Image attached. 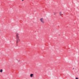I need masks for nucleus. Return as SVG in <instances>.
I'll return each instance as SVG.
<instances>
[{"label": "nucleus", "instance_id": "9", "mask_svg": "<svg viewBox=\"0 0 79 79\" xmlns=\"http://www.w3.org/2000/svg\"><path fill=\"white\" fill-rule=\"evenodd\" d=\"M22 1H24V0H22Z\"/></svg>", "mask_w": 79, "mask_h": 79}, {"label": "nucleus", "instance_id": "1", "mask_svg": "<svg viewBox=\"0 0 79 79\" xmlns=\"http://www.w3.org/2000/svg\"><path fill=\"white\" fill-rule=\"evenodd\" d=\"M19 34L18 33H16V43L17 44L19 42H20V39H19Z\"/></svg>", "mask_w": 79, "mask_h": 79}, {"label": "nucleus", "instance_id": "7", "mask_svg": "<svg viewBox=\"0 0 79 79\" xmlns=\"http://www.w3.org/2000/svg\"><path fill=\"white\" fill-rule=\"evenodd\" d=\"M76 79H79L78 78L76 77Z\"/></svg>", "mask_w": 79, "mask_h": 79}, {"label": "nucleus", "instance_id": "10", "mask_svg": "<svg viewBox=\"0 0 79 79\" xmlns=\"http://www.w3.org/2000/svg\"><path fill=\"white\" fill-rule=\"evenodd\" d=\"M18 61H19V60H18Z\"/></svg>", "mask_w": 79, "mask_h": 79}, {"label": "nucleus", "instance_id": "8", "mask_svg": "<svg viewBox=\"0 0 79 79\" xmlns=\"http://www.w3.org/2000/svg\"><path fill=\"white\" fill-rule=\"evenodd\" d=\"M73 69H74V68H73Z\"/></svg>", "mask_w": 79, "mask_h": 79}, {"label": "nucleus", "instance_id": "5", "mask_svg": "<svg viewBox=\"0 0 79 79\" xmlns=\"http://www.w3.org/2000/svg\"><path fill=\"white\" fill-rule=\"evenodd\" d=\"M0 72L1 73H2L3 72V70L2 69H1L0 70Z\"/></svg>", "mask_w": 79, "mask_h": 79}, {"label": "nucleus", "instance_id": "4", "mask_svg": "<svg viewBox=\"0 0 79 79\" xmlns=\"http://www.w3.org/2000/svg\"><path fill=\"white\" fill-rule=\"evenodd\" d=\"M60 16H62V14L61 13V12H60L59 13Z\"/></svg>", "mask_w": 79, "mask_h": 79}, {"label": "nucleus", "instance_id": "6", "mask_svg": "<svg viewBox=\"0 0 79 79\" xmlns=\"http://www.w3.org/2000/svg\"><path fill=\"white\" fill-rule=\"evenodd\" d=\"M56 12H54V15H56Z\"/></svg>", "mask_w": 79, "mask_h": 79}, {"label": "nucleus", "instance_id": "2", "mask_svg": "<svg viewBox=\"0 0 79 79\" xmlns=\"http://www.w3.org/2000/svg\"><path fill=\"white\" fill-rule=\"evenodd\" d=\"M40 21L42 23H44L45 22H44V18H42L40 19Z\"/></svg>", "mask_w": 79, "mask_h": 79}, {"label": "nucleus", "instance_id": "3", "mask_svg": "<svg viewBox=\"0 0 79 79\" xmlns=\"http://www.w3.org/2000/svg\"><path fill=\"white\" fill-rule=\"evenodd\" d=\"M33 76L34 74L31 73L30 74V77H32Z\"/></svg>", "mask_w": 79, "mask_h": 79}]
</instances>
